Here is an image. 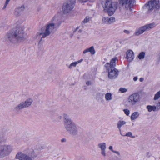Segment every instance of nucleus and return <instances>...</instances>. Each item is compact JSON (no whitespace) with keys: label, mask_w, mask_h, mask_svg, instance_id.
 I'll return each instance as SVG.
<instances>
[{"label":"nucleus","mask_w":160,"mask_h":160,"mask_svg":"<svg viewBox=\"0 0 160 160\" xmlns=\"http://www.w3.org/2000/svg\"><path fill=\"white\" fill-rule=\"evenodd\" d=\"M124 113L127 115L128 116L130 113V111L127 109H125L123 110Z\"/></svg>","instance_id":"2f4dec72"},{"label":"nucleus","mask_w":160,"mask_h":160,"mask_svg":"<svg viewBox=\"0 0 160 160\" xmlns=\"http://www.w3.org/2000/svg\"><path fill=\"white\" fill-rule=\"evenodd\" d=\"M126 58L129 62H131L133 60L134 58V55L132 51L129 50L126 52Z\"/></svg>","instance_id":"f3484780"},{"label":"nucleus","mask_w":160,"mask_h":160,"mask_svg":"<svg viewBox=\"0 0 160 160\" xmlns=\"http://www.w3.org/2000/svg\"><path fill=\"white\" fill-rule=\"evenodd\" d=\"M116 22V19L114 17L108 18V24H111Z\"/></svg>","instance_id":"393cba45"},{"label":"nucleus","mask_w":160,"mask_h":160,"mask_svg":"<svg viewBox=\"0 0 160 160\" xmlns=\"http://www.w3.org/2000/svg\"><path fill=\"white\" fill-rule=\"evenodd\" d=\"M59 14L55 15L51 20L45 26L41 29V32L37 34V38L38 39L45 38L53 32L55 28L56 24H58L60 20Z\"/></svg>","instance_id":"f257e3e1"},{"label":"nucleus","mask_w":160,"mask_h":160,"mask_svg":"<svg viewBox=\"0 0 160 160\" xmlns=\"http://www.w3.org/2000/svg\"><path fill=\"white\" fill-rule=\"evenodd\" d=\"M106 70L108 72V76L110 79H114L118 76L119 72L116 68H110Z\"/></svg>","instance_id":"f8f14e48"},{"label":"nucleus","mask_w":160,"mask_h":160,"mask_svg":"<svg viewBox=\"0 0 160 160\" xmlns=\"http://www.w3.org/2000/svg\"><path fill=\"white\" fill-rule=\"evenodd\" d=\"M125 136L129 137H130L134 138V136H132V133L131 132H127L126 133V134L125 135Z\"/></svg>","instance_id":"7c9ffc66"},{"label":"nucleus","mask_w":160,"mask_h":160,"mask_svg":"<svg viewBox=\"0 0 160 160\" xmlns=\"http://www.w3.org/2000/svg\"><path fill=\"white\" fill-rule=\"evenodd\" d=\"M75 3V0H70L68 3L64 4L62 8L63 12L67 13L71 12L73 9Z\"/></svg>","instance_id":"9b49d317"},{"label":"nucleus","mask_w":160,"mask_h":160,"mask_svg":"<svg viewBox=\"0 0 160 160\" xmlns=\"http://www.w3.org/2000/svg\"><path fill=\"white\" fill-rule=\"evenodd\" d=\"M145 55V53L143 52H140L138 56V58L140 59L143 58Z\"/></svg>","instance_id":"cd10ccee"},{"label":"nucleus","mask_w":160,"mask_h":160,"mask_svg":"<svg viewBox=\"0 0 160 160\" xmlns=\"http://www.w3.org/2000/svg\"><path fill=\"white\" fill-rule=\"evenodd\" d=\"M112 152L116 154L118 156H120V153L118 151L114 150L113 151H112Z\"/></svg>","instance_id":"c9c22d12"},{"label":"nucleus","mask_w":160,"mask_h":160,"mask_svg":"<svg viewBox=\"0 0 160 160\" xmlns=\"http://www.w3.org/2000/svg\"><path fill=\"white\" fill-rule=\"evenodd\" d=\"M126 123V122L124 121H119L118 122L117 124V126L118 128L119 129V131L120 132V133L121 135L122 136H123L122 134L121 133V127L122 126L124 125Z\"/></svg>","instance_id":"aec40b11"},{"label":"nucleus","mask_w":160,"mask_h":160,"mask_svg":"<svg viewBox=\"0 0 160 160\" xmlns=\"http://www.w3.org/2000/svg\"><path fill=\"white\" fill-rule=\"evenodd\" d=\"M36 148L37 149H39L40 150L43 149L42 147L40 145H37L36 146Z\"/></svg>","instance_id":"473e14b6"},{"label":"nucleus","mask_w":160,"mask_h":160,"mask_svg":"<svg viewBox=\"0 0 160 160\" xmlns=\"http://www.w3.org/2000/svg\"><path fill=\"white\" fill-rule=\"evenodd\" d=\"M10 1H8V0H6V1H5V3H4V5H6V6H7V5L9 4V3Z\"/></svg>","instance_id":"4c0bfd02"},{"label":"nucleus","mask_w":160,"mask_h":160,"mask_svg":"<svg viewBox=\"0 0 160 160\" xmlns=\"http://www.w3.org/2000/svg\"><path fill=\"white\" fill-rule=\"evenodd\" d=\"M140 100L139 95L137 93H134L128 96L127 101L128 104L131 106H134L138 103Z\"/></svg>","instance_id":"0eeeda50"},{"label":"nucleus","mask_w":160,"mask_h":160,"mask_svg":"<svg viewBox=\"0 0 160 160\" xmlns=\"http://www.w3.org/2000/svg\"><path fill=\"white\" fill-rule=\"evenodd\" d=\"M124 32L125 33H129V32L127 30H125L124 31Z\"/></svg>","instance_id":"79ce46f5"},{"label":"nucleus","mask_w":160,"mask_h":160,"mask_svg":"<svg viewBox=\"0 0 160 160\" xmlns=\"http://www.w3.org/2000/svg\"><path fill=\"white\" fill-rule=\"evenodd\" d=\"M119 91L121 93H124L126 92L127 91V89L125 88H120L119 89Z\"/></svg>","instance_id":"c756f323"},{"label":"nucleus","mask_w":160,"mask_h":160,"mask_svg":"<svg viewBox=\"0 0 160 160\" xmlns=\"http://www.w3.org/2000/svg\"><path fill=\"white\" fill-rule=\"evenodd\" d=\"M13 150V147L10 145L4 144L0 145V158L9 156Z\"/></svg>","instance_id":"7ed1b4c3"},{"label":"nucleus","mask_w":160,"mask_h":160,"mask_svg":"<svg viewBox=\"0 0 160 160\" xmlns=\"http://www.w3.org/2000/svg\"><path fill=\"white\" fill-rule=\"evenodd\" d=\"M147 108L148 112H151L152 111H155L156 109V107L154 106L148 105L147 107Z\"/></svg>","instance_id":"b1692460"},{"label":"nucleus","mask_w":160,"mask_h":160,"mask_svg":"<svg viewBox=\"0 0 160 160\" xmlns=\"http://www.w3.org/2000/svg\"><path fill=\"white\" fill-rule=\"evenodd\" d=\"M159 104H160V102H159Z\"/></svg>","instance_id":"3c124183"},{"label":"nucleus","mask_w":160,"mask_h":160,"mask_svg":"<svg viewBox=\"0 0 160 160\" xmlns=\"http://www.w3.org/2000/svg\"><path fill=\"white\" fill-rule=\"evenodd\" d=\"M7 6H6V5H5L4 4L3 6V7L2 8V10H5L6 8V7H7Z\"/></svg>","instance_id":"ea45409f"},{"label":"nucleus","mask_w":160,"mask_h":160,"mask_svg":"<svg viewBox=\"0 0 160 160\" xmlns=\"http://www.w3.org/2000/svg\"><path fill=\"white\" fill-rule=\"evenodd\" d=\"M90 52L92 55H93L95 53V51L94 49V47L92 46L90 48L86 49L83 51V53L85 54L87 52Z\"/></svg>","instance_id":"a211bd4d"},{"label":"nucleus","mask_w":160,"mask_h":160,"mask_svg":"<svg viewBox=\"0 0 160 160\" xmlns=\"http://www.w3.org/2000/svg\"><path fill=\"white\" fill-rule=\"evenodd\" d=\"M61 118H62V116H61L60 117V119H61Z\"/></svg>","instance_id":"8fccbe9b"},{"label":"nucleus","mask_w":160,"mask_h":160,"mask_svg":"<svg viewBox=\"0 0 160 160\" xmlns=\"http://www.w3.org/2000/svg\"><path fill=\"white\" fill-rule=\"evenodd\" d=\"M63 118L64 119V125L72 121L71 119L69 118L68 115L65 113L63 114Z\"/></svg>","instance_id":"6ab92c4d"},{"label":"nucleus","mask_w":160,"mask_h":160,"mask_svg":"<svg viewBox=\"0 0 160 160\" xmlns=\"http://www.w3.org/2000/svg\"><path fill=\"white\" fill-rule=\"evenodd\" d=\"M10 1H8V0H6V1H5V3H4V5H6V6H7V5L9 4V3Z\"/></svg>","instance_id":"e433bc0d"},{"label":"nucleus","mask_w":160,"mask_h":160,"mask_svg":"<svg viewBox=\"0 0 160 160\" xmlns=\"http://www.w3.org/2000/svg\"><path fill=\"white\" fill-rule=\"evenodd\" d=\"M33 101L32 99L28 98L24 102H22L17 105L15 107L14 110L18 111L24 108L29 107L32 104Z\"/></svg>","instance_id":"9d476101"},{"label":"nucleus","mask_w":160,"mask_h":160,"mask_svg":"<svg viewBox=\"0 0 160 160\" xmlns=\"http://www.w3.org/2000/svg\"><path fill=\"white\" fill-rule=\"evenodd\" d=\"M138 79V77L137 76H136L133 78V80H137Z\"/></svg>","instance_id":"c03bdc74"},{"label":"nucleus","mask_w":160,"mask_h":160,"mask_svg":"<svg viewBox=\"0 0 160 160\" xmlns=\"http://www.w3.org/2000/svg\"><path fill=\"white\" fill-rule=\"evenodd\" d=\"M83 60V59H81L77 61L72 62L70 64L68 68L70 69H72L73 68L76 67L77 64L81 62Z\"/></svg>","instance_id":"412c9836"},{"label":"nucleus","mask_w":160,"mask_h":160,"mask_svg":"<svg viewBox=\"0 0 160 160\" xmlns=\"http://www.w3.org/2000/svg\"><path fill=\"white\" fill-rule=\"evenodd\" d=\"M98 147L101 150V153L103 157H105L106 155V143L105 142H101L98 145Z\"/></svg>","instance_id":"2eb2a0df"},{"label":"nucleus","mask_w":160,"mask_h":160,"mask_svg":"<svg viewBox=\"0 0 160 160\" xmlns=\"http://www.w3.org/2000/svg\"><path fill=\"white\" fill-rule=\"evenodd\" d=\"M160 97V91L158 92L155 95L154 97V99L156 100L159 99Z\"/></svg>","instance_id":"c85d7f7f"},{"label":"nucleus","mask_w":160,"mask_h":160,"mask_svg":"<svg viewBox=\"0 0 160 160\" xmlns=\"http://www.w3.org/2000/svg\"><path fill=\"white\" fill-rule=\"evenodd\" d=\"M108 148L110 150H111L112 152V151H114V150H113V147L112 146H110Z\"/></svg>","instance_id":"58836bf2"},{"label":"nucleus","mask_w":160,"mask_h":160,"mask_svg":"<svg viewBox=\"0 0 160 160\" xmlns=\"http://www.w3.org/2000/svg\"><path fill=\"white\" fill-rule=\"evenodd\" d=\"M86 83L87 85L89 86L92 84V82L91 81H87Z\"/></svg>","instance_id":"f704fd0d"},{"label":"nucleus","mask_w":160,"mask_h":160,"mask_svg":"<svg viewBox=\"0 0 160 160\" xmlns=\"http://www.w3.org/2000/svg\"><path fill=\"white\" fill-rule=\"evenodd\" d=\"M156 26L155 23H152L142 27L137 30L134 33L135 35L139 36L144 32L147 31L154 28Z\"/></svg>","instance_id":"6e6552de"},{"label":"nucleus","mask_w":160,"mask_h":160,"mask_svg":"<svg viewBox=\"0 0 160 160\" xmlns=\"http://www.w3.org/2000/svg\"><path fill=\"white\" fill-rule=\"evenodd\" d=\"M79 27H77L75 28V30H74V32H75L77 31L79 29Z\"/></svg>","instance_id":"a19ab883"},{"label":"nucleus","mask_w":160,"mask_h":160,"mask_svg":"<svg viewBox=\"0 0 160 160\" xmlns=\"http://www.w3.org/2000/svg\"><path fill=\"white\" fill-rule=\"evenodd\" d=\"M82 32V30L81 29H79L78 31V32H80V33H81Z\"/></svg>","instance_id":"49530a36"},{"label":"nucleus","mask_w":160,"mask_h":160,"mask_svg":"<svg viewBox=\"0 0 160 160\" xmlns=\"http://www.w3.org/2000/svg\"><path fill=\"white\" fill-rule=\"evenodd\" d=\"M148 11L147 13H149L152 10L155 11L158 10L160 8V4L159 0H152L149 2L146 5Z\"/></svg>","instance_id":"423d86ee"},{"label":"nucleus","mask_w":160,"mask_h":160,"mask_svg":"<svg viewBox=\"0 0 160 160\" xmlns=\"http://www.w3.org/2000/svg\"><path fill=\"white\" fill-rule=\"evenodd\" d=\"M24 9L25 6L24 5H22L21 6L16 8L15 9L14 13L16 16H20L22 13Z\"/></svg>","instance_id":"dca6fc26"},{"label":"nucleus","mask_w":160,"mask_h":160,"mask_svg":"<svg viewBox=\"0 0 160 160\" xmlns=\"http://www.w3.org/2000/svg\"><path fill=\"white\" fill-rule=\"evenodd\" d=\"M101 94H102L101 93H97V95H96L97 97L100 96L101 95Z\"/></svg>","instance_id":"37998d69"},{"label":"nucleus","mask_w":160,"mask_h":160,"mask_svg":"<svg viewBox=\"0 0 160 160\" xmlns=\"http://www.w3.org/2000/svg\"><path fill=\"white\" fill-rule=\"evenodd\" d=\"M89 0H78V2L80 3H85L88 1Z\"/></svg>","instance_id":"72a5a7b5"},{"label":"nucleus","mask_w":160,"mask_h":160,"mask_svg":"<svg viewBox=\"0 0 160 160\" xmlns=\"http://www.w3.org/2000/svg\"><path fill=\"white\" fill-rule=\"evenodd\" d=\"M66 130L71 135H77L78 132V128L77 125L73 121L64 125Z\"/></svg>","instance_id":"39448f33"},{"label":"nucleus","mask_w":160,"mask_h":160,"mask_svg":"<svg viewBox=\"0 0 160 160\" xmlns=\"http://www.w3.org/2000/svg\"><path fill=\"white\" fill-rule=\"evenodd\" d=\"M91 19V18L90 17H86L84 18L83 21L82 22V24H85V23H87Z\"/></svg>","instance_id":"bb28decb"},{"label":"nucleus","mask_w":160,"mask_h":160,"mask_svg":"<svg viewBox=\"0 0 160 160\" xmlns=\"http://www.w3.org/2000/svg\"><path fill=\"white\" fill-rule=\"evenodd\" d=\"M119 4L124 9L130 10L135 3V0H118Z\"/></svg>","instance_id":"1a4fd4ad"},{"label":"nucleus","mask_w":160,"mask_h":160,"mask_svg":"<svg viewBox=\"0 0 160 160\" xmlns=\"http://www.w3.org/2000/svg\"><path fill=\"white\" fill-rule=\"evenodd\" d=\"M118 62V59L117 58H114L110 61V63H107L105 65L106 69H109L110 68H115L117 63Z\"/></svg>","instance_id":"ddd939ff"},{"label":"nucleus","mask_w":160,"mask_h":160,"mask_svg":"<svg viewBox=\"0 0 160 160\" xmlns=\"http://www.w3.org/2000/svg\"><path fill=\"white\" fill-rule=\"evenodd\" d=\"M144 80V79L142 78H140V79H139V80Z\"/></svg>","instance_id":"de8ad7c7"},{"label":"nucleus","mask_w":160,"mask_h":160,"mask_svg":"<svg viewBox=\"0 0 160 160\" xmlns=\"http://www.w3.org/2000/svg\"><path fill=\"white\" fill-rule=\"evenodd\" d=\"M158 58L160 59V53L158 55Z\"/></svg>","instance_id":"09e8293b"},{"label":"nucleus","mask_w":160,"mask_h":160,"mask_svg":"<svg viewBox=\"0 0 160 160\" xmlns=\"http://www.w3.org/2000/svg\"><path fill=\"white\" fill-rule=\"evenodd\" d=\"M139 113L138 112H135L133 113L131 117L132 120H134L137 119L139 116Z\"/></svg>","instance_id":"5701e85b"},{"label":"nucleus","mask_w":160,"mask_h":160,"mask_svg":"<svg viewBox=\"0 0 160 160\" xmlns=\"http://www.w3.org/2000/svg\"><path fill=\"white\" fill-rule=\"evenodd\" d=\"M7 38L11 43H17L26 40L28 36L24 32V29L19 27L15 30H11L6 34Z\"/></svg>","instance_id":"f03ea898"},{"label":"nucleus","mask_w":160,"mask_h":160,"mask_svg":"<svg viewBox=\"0 0 160 160\" xmlns=\"http://www.w3.org/2000/svg\"><path fill=\"white\" fill-rule=\"evenodd\" d=\"M102 22L105 24H108V18L104 17L102 18Z\"/></svg>","instance_id":"a878e982"},{"label":"nucleus","mask_w":160,"mask_h":160,"mask_svg":"<svg viewBox=\"0 0 160 160\" xmlns=\"http://www.w3.org/2000/svg\"><path fill=\"white\" fill-rule=\"evenodd\" d=\"M16 158L19 160H32V158L28 155L21 152L18 153Z\"/></svg>","instance_id":"4468645a"},{"label":"nucleus","mask_w":160,"mask_h":160,"mask_svg":"<svg viewBox=\"0 0 160 160\" xmlns=\"http://www.w3.org/2000/svg\"><path fill=\"white\" fill-rule=\"evenodd\" d=\"M96 0H89L88 1L90 2H94Z\"/></svg>","instance_id":"a18cd8bd"},{"label":"nucleus","mask_w":160,"mask_h":160,"mask_svg":"<svg viewBox=\"0 0 160 160\" xmlns=\"http://www.w3.org/2000/svg\"><path fill=\"white\" fill-rule=\"evenodd\" d=\"M117 8V6L112 4L111 0H106L103 6L104 11L107 12L109 16H112Z\"/></svg>","instance_id":"20e7f679"},{"label":"nucleus","mask_w":160,"mask_h":160,"mask_svg":"<svg viewBox=\"0 0 160 160\" xmlns=\"http://www.w3.org/2000/svg\"><path fill=\"white\" fill-rule=\"evenodd\" d=\"M105 100L107 101H109L112 99V95L110 92L107 93L105 96Z\"/></svg>","instance_id":"4be33fe9"}]
</instances>
